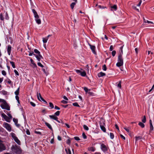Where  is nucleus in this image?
Returning <instances> with one entry per match:
<instances>
[{"mask_svg": "<svg viewBox=\"0 0 154 154\" xmlns=\"http://www.w3.org/2000/svg\"><path fill=\"white\" fill-rule=\"evenodd\" d=\"M124 63L123 56L121 54H119L118 57V62L116 65L118 67H120L123 65Z\"/></svg>", "mask_w": 154, "mask_h": 154, "instance_id": "obj_1", "label": "nucleus"}, {"mask_svg": "<svg viewBox=\"0 0 154 154\" xmlns=\"http://www.w3.org/2000/svg\"><path fill=\"white\" fill-rule=\"evenodd\" d=\"M11 149L13 151L17 153L20 154L22 152V150L20 147L17 146L16 145L12 146Z\"/></svg>", "mask_w": 154, "mask_h": 154, "instance_id": "obj_2", "label": "nucleus"}, {"mask_svg": "<svg viewBox=\"0 0 154 154\" xmlns=\"http://www.w3.org/2000/svg\"><path fill=\"white\" fill-rule=\"evenodd\" d=\"M12 138L14 139L15 142L19 145H20L21 142L18 138L16 137L15 134L12 132L10 134Z\"/></svg>", "mask_w": 154, "mask_h": 154, "instance_id": "obj_3", "label": "nucleus"}, {"mask_svg": "<svg viewBox=\"0 0 154 154\" xmlns=\"http://www.w3.org/2000/svg\"><path fill=\"white\" fill-rule=\"evenodd\" d=\"M1 107L3 109H6L8 110H10V107L6 101L3 103H2L1 105Z\"/></svg>", "mask_w": 154, "mask_h": 154, "instance_id": "obj_4", "label": "nucleus"}, {"mask_svg": "<svg viewBox=\"0 0 154 154\" xmlns=\"http://www.w3.org/2000/svg\"><path fill=\"white\" fill-rule=\"evenodd\" d=\"M3 127L8 131H11V127L10 125L8 123L6 122L4 123L3 124Z\"/></svg>", "mask_w": 154, "mask_h": 154, "instance_id": "obj_5", "label": "nucleus"}, {"mask_svg": "<svg viewBox=\"0 0 154 154\" xmlns=\"http://www.w3.org/2000/svg\"><path fill=\"white\" fill-rule=\"evenodd\" d=\"M32 11L34 14V17L35 18V20H36L40 19L39 15H38L37 12L35 11V9H32Z\"/></svg>", "mask_w": 154, "mask_h": 154, "instance_id": "obj_6", "label": "nucleus"}, {"mask_svg": "<svg viewBox=\"0 0 154 154\" xmlns=\"http://www.w3.org/2000/svg\"><path fill=\"white\" fill-rule=\"evenodd\" d=\"M2 115L3 117L4 118L6 121L8 122H10V118H9L4 113L2 114Z\"/></svg>", "mask_w": 154, "mask_h": 154, "instance_id": "obj_7", "label": "nucleus"}, {"mask_svg": "<svg viewBox=\"0 0 154 154\" xmlns=\"http://www.w3.org/2000/svg\"><path fill=\"white\" fill-rule=\"evenodd\" d=\"M37 98H38V99L40 100L39 97L41 99L43 102H45L46 103H47V102L46 101V100H45L41 96V95L40 93H37Z\"/></svg>", "mask_w": 154, "mask_h": 154, "instance_id": "obj_8", "label": "nucleus"}, {"mask_svg": "<svg viewBox=\"0 0 154 154\" xmlns=\"http://www.w3.org/2000/svg\"><path fill=\"white\" fill-rule=\"evenodd\" d=\"M101 148L103 152H106L107 151V148L106 146L103 144H102L101 145Z\"/></svg>", "mask_w": 154, "mask_h": 154, "instance_id": "obj_9", "label": "nucleus"}, {"mask_svg": "<svg viewBox=\"0 0 154 154\" xmlns=\"http://www.w3.org/2000/svg\"><path fill=\"white\" fill-rule=\"evenodd\" d=\"M49 117L51 119H53L56 120L57 122L58 123H60V122L58 121V118L56 117L55 115H50L49 116Z\"/></svg>", "mask_w": 154, "mask_h": 154, "instance_id": "obj_10", "label": "nucleus"}, {"mask_svg": "<svg viewBox=\"0 0 154 154\" xmlns=\"http://www.w3.org/2000/svg\"><path fill=\"white\" fill-rule=\"evenodd\" d=\"M5 149V146L2 143H0V152H1Z\"/></svg>", "mask_w": 154, "mask_h": 154, "instance_id": "obj_11", "label": "nucleus"}, {"mask_svg": "<svg viewBox=\"0 0 154 154\" xmlns=\"http://www.w3.org/2000/svg\"><path fill=\"white\" fill-rule=\"evenodd\" d=\"M31 63L32 65H31V66L33 68L37 67V66L34 63L33 60L32 59H31L30 60Z\"/></svg>", "mask_w": 154, "mask_h": 154, "instance_id": "obj_12", "label": "nucleus"}, {"mask_svg": "<svg viewBox=\"0 0 154 154\" xmlns=\"http://www.w3.org/2000/svg\"><path fill=\"white\" fill-rule=\"evenodd\" d=\"M89 46L90 47V48L91 49L93 53L95 54H96V52L95 51V46H94L92 45H89Z\"/></svg>", "mask_w": 154, "mask_h": 154, "instance_id": "obj_13", "label": "nucleus"}, {"mask_svg": "<svg viewBox=\"0 0 154 154\" xmlns=\"http://www.w3.org/2000/svg\"><path fill=\"white\" fill-rule=\"evenodd\" d=\"M11 47L10 45H9L8 46L7 52L9 55H10L11 51Z\"/></svg>", "mask_w": 154, "mask_h": 154, "instance_id": "obj_14", "label": "nucleus"}, {"mask_svg": "<svg viewBox=\"0 0 154 154\" xmlns=\"http://www.w3.org/2000/svg\"><path fill=\"white\" fill-rule=\"evenodd\" d=\"M34 51L35 53L38 54V55H39V56L40 57L42 58H43V57L40 54V52L38 50L36 49H35L34 50Z\"/></svg>", "mask_w": 154, "mask_h": 154, "instance_id": "obj_15", "label": "nucleus"}, {"mask_svg": "<svg viewBox=\"0 0 154 154\" xmlns=\"http://www.w3.org/2000/svg\"><path fill=\"white\" fill-rule=\"evenodd\" d=\"M105 75H106V74L105 73H103L102 72H101L98 74V76L99 77H101L105 76Z\"/></svg>", "mask_w": 154, "mask_h": 154, "instance_id": "obj_16", "label": "nucleus"}, {"mask_svg": "<svg viewBox=\"0 0 154 154\" xmlns=\"http://www.w3.org/2000/svg\"><path fill=\"white\" fill-rule=\"evenodd\" d=\"M45 125H46L52 131L53 130V129H52V128L51 126V125L49 124L48 123L46 122H45Z\"/></svg>", "mask_w": 154, "mask_h": 154, "instance_id": "obj_17", "label": "nucleus"}, {"mask_svg": "<svg viewBox=\"0 0 154 154\" xmlns=\"http://www.w3.org/2000/svg\"><path fill=\"white\" fill-rule=\"evenodd\" d=\"M40 130H41L40 129H36L35 130V132L36 134H41V132L39 131H40Z\"/></svg>", "mask_w": 154, "mask_h": 154, "instance_id": "obj_18", "label": "nucleus"}, {"mask_svg": "<svg viewBox=\"0 0 154 154\" xmlns=\"http://www.w3.org/2000/svg\"><path fill=\"white\" fill-rule=\"evenodd\" d=\"M35 21L38 24H40L41 23V20L40 18L35 20Z\"/></svg>", "mask_w": 154, "mask_h": 154, "instance_id": "obj_19", "label": "nucleus"}, {"mask_svg": "<svg viewBox=\"0 0 154 154\" xmlns=\"http://www.w3.org/2000/svg\"><path fill=\"white\" fill-rule=\"evenodd\" d=\"M100 127L101 130L104 132L106 131V129L105 127L102 125H100Z\"/></svg>", "mask_w": 154, "mask_h": 154, "instance_id": "obj_20", "label": "nucleus"}, {"mask_svg": "<svg viewBox=\"0 0 154 154\" xmlns=\"http://www.w3.org/2000/svg\"><path fill=\"white\" fill-rule=\"evenodd\" d=\"M48 38H42V41L44 43H46L47 42L48 40Z\"/></svg>", "mask_w": 154, "mask_h": 154, "instance_id": "obj_21", "label": "nucleus"}, {"mask_svg": "<svg viewBox=\"0 0 154 154\" xmlns=\"http://www.w3.org/2000/svg\"><path fill=\"white\" fill-rule=\"evenodd\" d=\"M19 87L15 91V94L16 95H18L19 94Z\"/></svg>", "mask_w": 154, "mask_h": 154, "instance_id": "obj_22", "label": "nucleus"}, {"mask_svg": "<svg viewBox=\"0 0 154 154\" xmlns=\"http://www.w3.org/2000/svg\"><path fill=\"white\" fill-rule=\"evenodd\" d=\"M81 75L82 76H85L86 75V73L85 71H83L82 72H81Z\"/></svg>", "mask_w": 154, "mask_h": 154, "instance_id": "obj_23", "label": "nucleus"}, {"mask_svg": "<svg viewBox=\"0 0 154 154\" xmlns=\"http://www.w3.org/2000/svg\"><path fill=\"white\" fill-rule=\"evenodd\" d=\"M150 131H151L153 130V127L152 124H150Z\"/></svg>", "mask_w": 154, "mask_h": 154, "instance_id": "obj_24", "label": "nucleus"}, {"mask_svg": "<svg viewBox=\"0 0 154 154\" xmlns=\"http://www.w3.org/2000/svg\"><path fill=\"white\" fill-rule=\"evenodd\" d=\"M117 87L120 89L121 88V81H119L117 84Z\"/></svg>", "mask_w": 154, "mask_h": 154, "instance_id": "obj_25", "label": "nucleus"}, {"mask_svg": "<svg viewBox=\"0 0 154 154\" xmlns=\"http://www.w3.org/2000/svg\"><path fill=\"white\" fill-rule=\"evenodd\" d=\"M143 20H144V22L145 23H152V24H153V23L152 22H151V21H148V20H146L144 18H143Z\"/></svg>", "mask_w": 154, "mask_h": 154, "instance_id": "obj_26", "label": "nucleus"}, {"mask_svg": "<svg viewBox=\"0 0 154 154\" xmlns=\"http://www.w3.org/2000/svg\"><path fill=\"white\" fill-rule=\"evenodd\" d=\"M138 125L142 128H144L145 126L141 122H140L139 123Z\"/></svg>", "mask_w": 154, "mask_h": 154, "instance_id": "obj_27", "label": "nucleus"}, {"mask_svg": "<svg viewBox=\"0 0 154 154\" xmlns=\"http://www.w3.org/2000/svg\"><path fill=\"white\" fill-rule=\"evenodd\" d=\"M34 55H35L36 57V58L39 61H40L41 58L39 56V55H35V54H33Z\"/></svg>", "mask_w": 154, "mask_h": 154, "instance_id": "obj_28", "label": "nucleus"}, {"mask_svg": "<svg viewBox=\"0 0 154 154\" xmlns=\"http://www.w3.org/2000/svg\"><path fill=\"white\" fill-rule=\"evenodd\" d=\"M75 5V3L72 2L70 5V6L72 9H73Z\"/></svg>", "mask_w": 154, "mask_h": 154, "instance_id": "obj_29", "label": "nucleus"}, {"mask_svg": "<svg viewBox=\"0 0 154 154\" xmlns=\"http://www.w3.org/2000/svg\"><path fill=\"white\" fill-rule=\"evenodd\" d=\"M135 138L136 139V142L137 140L140 139H141L142 138L140 136H138V137H135Z\"/></svg>", "mask_w": 154, "mask_h": 154, "instance_id": "obj_30", "label": "nucleus"}, {"mask_svg": "<svg viewBox=\"0 0 154 154\" xmlns=\"http://www.w3.org/2000/svg\"><path fill=\"white\" fill-rule=\"evenodd\" d=\"M111 8L114 9L115 10H116L117 8V5H114L113 6H111Z\"/></svg>", "mask_w": 154, "mask_h": 154, "instance_id": "obj_31", "label": "nucleus"}, {"mask_svg": "<svg viewBox=\"0 0 154 154\" xmlns=\"http://www.w3.org/2000/svg\"><path fill=\"white\" fill-rule=\"evenodd\" d=\"M10 63L11 64L12 67L13 68H15V66L14 63L12 61H10Z\"/></svg>", "mask_w": 154, "mask_h": 154, "instance_id": "obj_32", "label": "nucleus"}, {"mask_svg": "<svg viewBox=\"0 0 154 154\" xmlns=\"http://www.w3.org/2000/svg\"><path fill=\"white\" fill-rule=\"evenodd\" d=\"M88 150L90 151H92L94 152L95 150V149L94 147H91L89 148L88 149Z\"/></svg>", "mask_w": 154, "mask_h": 154, "instance_id": "obj_33", "label": "nucleus"}, {"mask_svg": "<svg viewBox=\"0 0 154 154\" xmlns=\"http://www.w3.org/2000/svg\"><path fill=\"white\" fill-rule=\"evenodd\" d=\"M110 137L111 139H113L114 137V135L112 133H110Z\"/></svg>", "mask_w": 154, "mask_h": 154, "instance_id": "obj_34", "label": "nucleus"}, {"mask_svg": "<svg viewBox=\"0 0 154 154\" xmlns=\"http://www.w3.org/2000/svg\"><path fill=\"white\" fill-rule=\"evenodd\" d=\"M83 127L84 129L87 131L89 129L88 127L85 125H83Z\"/></svg>", "mask_w": 154, "mask_h": 154, "instance_id": "obj_35", "label": "nucleus"}, {"mask_svg": "<svg viewBox=\"0 0 154 154\" xmlns=\"http://www.w3.org/2000/svg\"><path fill=\"white\" fill-rule=\"evenodd\" d=\"M73 105L75 106L80 107L79 105L77 103H73Z\"/></svg>", "mask_w": 154, "mask_h": 154, "instance_id": "obj_36", "label": "nucleus"}, {"mask_svg": "<svg viewBox=\"0 0 154 154\" xmlns=\"http://www.w3.org/2000/svg\"><path fill=\"white\" fill-rule=\"evenodd\" d=\"M146 121V116H144L143 119L142 120V121L143 123H145Z\"/></svg>", "mask_w": 154, "mask_h": 154, "instance_id": "obj_37", "label": "nucleus"}, {"mask_svg": "<svg viewBox=\"0 0 154 154\" xmlns=\"http://www.w3.org/2000/svg\"><path fill=\"white\" fill-rule=\"evenodd\" d=\"M106 65L105 64L103 66V69L104 71H106Z\"/></svg>", "mask_w": 154, "mask_h": 154, "instance_id": "obj_38", "label": "nucleus"}, {"mask_svg": "<svg viewBox=\"0 0 154 154\" xmlns=\"http://www.w3.org/2000/svg\"><path fill=\"white\" fill-rule=\"evenodd\" d=\"M49 104L50 105V106L51 107V109L54 108V105L52 103L50 102L49 103Z\"/></svg>", "mask_w": 154, "mask_h": 154, "instance_id": "obj_39", "label": "nucleus"}, {"mask_svg": "<svg viewBox=\"0 0 154 154\" xmlns=\"http://www.w3.org/2000/svg\"><path fill=\"white\" fill-rule=\"evenodd\" d=\"M116 52L115 51H113L112 53V56L114 57L115 55Z\"/></svg>", "mask_w": 154, "mask_h": 154, "instance_id": "obj_40", "label": "nucleus"}, {"mask_svg": "<svg viewBox=\"0 0 154 154\" xmlns=\"http://www.w3.org/2000/svg\"><path fill=\"white\" fill-rule=\"evenodd\" d=\"M0 18L1 20H4V18L3 17V15L2 14H0Z\"/></svg>", "mask_w": 154, "mask_h": 154, "instance_id": "obj_41", "label": "nucleus"}, {"mask_svg": "<svg viewBox=\"0 0 154 154\" xmlns=\"http://www.w3.org/2000/svg\"><path fill=\"white\" fill-rule=\"evenodd\" d=\"M37 64H38V66H40V67H42H42H44V66H43V65H42V64L40 63V62H38V63H37Z\"/></svg>", "mask_w": 154, "mask_h": 154, "instance_id": "obj_42", "label": "nucleus"}, {"mask_svg": "<svg viewBox=\"0 0 154 154\" xmlns=\"http://www.w3.org/2000/svg\"><path fill=\"white\" fill-rule=\"evenodd\" d=\"M84 90L87 93V92H88V91H90V90H88V88L86 87H84Z\"/></svg>", "mask_w": 154, "mask_h": 154, "instance_id": "obj_43", "label": "nucleus"}, {"mask_svg": "<svg viewBox=\"0 0 154 154\" xmlns=\"http://www.w3.org/2000/svg\"><path fill=\"white\" fill-rule=\"evenodd\" d=\"M5 19L7 20H8L9 19V17L8 15V14L7 13H6L5 14Z\"/></svg>", "mask_w": 154, "mask_h": 154, "instance_id": "obj_44", "label": "nucleus"}, {"mask_svg": "<svg viewBox=\"0 0 154 154\" xmlns=\"http://www.w3.org/2000/svg\"><path fill=\"white\" fill-rule=\"evenodd\" d=\"M98 8H103V9H104V8H106V7H104V6H101V5H99L98 6Z\"/></svg>", "mask_w": 154, "mask_h": 154, "instance_id": "obj_45", "label": "nucleus"}, {"mask_svg": "<svg viewBox=\"0 0 154 154\" xmlns=\"http://www.w3.org/2000/svg\"><path fill=\"white\" fill-rule=\"evenodd\" d=\"M15 98L17 100V101L18 103H19V98L18 95H16Z\"/></svg>", "mask_w": 154, "mask_h": 154, "instance_id": "obj_46", "label": "nucleus"}, {"mask_svg": "<svg viewBox=\"0 0 154 154\" xmlns=\"http://www.w3.org/2000/svg\"><path fill=\"white\" fill-rule=\"evenodd\" d=\"M60 112L59 111H57L55 113V114L57 116H58L60 114Z\"/></svg>", "mask_w": 154, "mask_h": 154, "instance_id": "obj_47", "label": "nucleus"}, {"mask_svg": "<svg viewBox=\"0 0 154 154\" xmlns=\"http://www.w3.org/2000/svg\"><path fill=\"white\" fill-rule=\"evenodd\" d=\"M30 104H31V105L33 106V107H35V103H33V102H30Z\"/></svg>", "mask_w": 154, "mask_h": 154, "instance_id": "obj_48", "label": "nucleus"}, {"mask_svg": "<svg viewBox=\"0 0 154 154\" xmlns=\"http://www.w3.org/2000/svg\"><path fill=\"white\" fill-rule=\"evenodd\" d=\"M82 135L84 139H85L87 137L84 133H83Z\"/></svg>", "mask_w": 154, "mask_h": 154, "instance_id": "obj_49", "label": "nucleus"}, {"mask_svg": "<svg viewBox=\"0 0 154 154\" xmlns=\"http://www.w3.org/2000/svg\"><path fill=\"white\" fill-rule=\"evenodd\" d=\"M2 74L3 75H5L6 74V72L4 70H2Z\"/></svg>", "mask_w": 154, "mask_h": 154, "instance_id": "obj_50", "label": "nucleus"}, {"mask_svg": "<svg viewBox=\"0 0 154 154\" xmlns=\"http://www.w3.org/2000/svg\"><path fill=\"white\" fill-rule=\"evenodd\" d=\"M14 122L16 124L18 122V120L17 119H13Z\"/></svg>", "mask_w": 154, "mask_h": 154, "instance_id": "obj_51", "label": "nucleus"}, {"mask_svg": "<svg viewBox=\"0 0 154 154\" xmlns=\"http://www.w3.org/2000/svg\"><path fill=\"white\" fill-rule=\"evenodd\" d=\"M135 51L136 52V54H137L138 53L139 49L138 48H135Z\"/></svg>", "mask_w": 154, "mask_h": 154, "instance_id": "obj_52", "label": "nucleus"}, {"mask_svg": "<svg viewBox=\"0 0 154 154\" xmlns=\"http://www.w3.org/2000/svg\"><path fill=\"white\" fill-rule=\"evenodd\" d=\"M74 139L77 140H80L79 138L78 137H74Z\"/></svg>", "mask_w": 154, "mask_h": 154, "instance_id": "obj_53", "label": "nucleus"}, {"mask_svg": "<svg viewBox=\"0 0 154 154\" xmlns=\"http://www.w3.org/2000/svg\"><path fill=\"white\" fill-rule=\"evenodd\" d=\"M14 72L15 74L17 75H19V73H18V72L16 70H14Z\"/></svg>", "mask_w": 154, "mask_h": 154, "instance_id": "obj_54", "label": "nucleus"}, {"mask_svg": "<svg viewBox=\"0 0 154 154\" xmlns=\"http://www.w3.org/2000/svg\"><path fill=\"white\" fill-rule=\"evenodd\" d=\"M61 103H64V104H66V103H67L68 102L66 101H65L64 100H63L61 101Z\"/></svg>", "mask_w": 154, "mask_h": 154, "instance_id": "obj_55", "label": "nucleus"}, {"mask_svg": "<svg viewBox=\"0 0 154 154\" xmlns=\"http://www.w3.org/2000/svg\"><path fill=\"white\" fill-rule=\"evenodd\" d=\"M5 101L4 100L0 99V102L2 103H5Z\"/></svg>", "mask_w": 154, "mask_h": 154, "instance_id": "obj_56", "label": "nucleus"}, {"mask_svg": "<svg viewBox=\"0 0 154 154\" xmlns=\"http://www.w3.org/2000/svg\"><path fill=\"white\" fill-rule=\"evenodd\" d=\"M66 143L69 144H70V139H68L67 140V141H66Z\"/></svg>", "mask_w": 154, "mask_h": 154, "instance_id": "obj_57", "label": "nucleus"}, {"mask_svg": "<svg viewBox=\"0 0 154 154\" xmlns=\"http://www.w3.org/2000/svg\"><path fill=\"white\" fill-rule=\"evenodd\" d=\"M132 8L134 9H135L136 10H137L138 11H139V9H137L136 6H132Z\"/></svg>", "mask_w": 154, "mask_h": 154, "instance_id": "obj_58", "label": "nucleus"}, {"mask_svg": "<svg viewBox=\"0 0 154 154\" xmlns=\"http://www.w3.org/2000/svg\"><path fill=\"white\" fill-rule=\"evenodd\" d=\"M42 71H43V72H44V73L46 74V75H48V74L47 73V72H46L45 69H42Z\"/></svg>", "mask_w": 154, "mask_h": 154, "instance_id": "obj_59", "label": "nucleus"}, {"mask_svg": "<svg viewBox=\"0 0 154 154\" xmlns=\"http://www.w3.org/2000/svg\"><path fill=\"white\" fill-rule=\"evenodd\" d=\"M113 49V47L112 45H111L109 48L110 51H112Z\"/></svg>", "mask_w": 154, "mask_h": 154, "instance_id": "obj_60", "label": "nucleus"}, {"mask_svg": "<svg viewBox=\"0 0 154 154\" xmlns=\"http://www.w3.org/2000/svg\"><path fill=\"white\" fill-rule=\"evenodd\" d=\"M120 137H121V138H122V139H123L124 140H125V137L124 136H123L122 135L120 134Z\"/></svg>", "mask_w": 154, "mask_h": 154, "instance_id": "obj_61", "label": "nucleus"}, {"mask_svg": "<svg viewBox=\"0 0 154 154\" xmlns=\"http://www.w3.org/2000/svg\"><path fill=\"white\" fill-rule=\"evenodd\" d=\"M26 133L28 135L30 134V132L28 130H27L26 131Z\"/></svg>", "mask_w": 154, "mask_h": 154, "instance_id": "obj_62", "label": "nucleus"}, {"mask_svg": "<svg viewBox=\"0 0 154 154\" xmlns=\"http://www.w3.org/2000/svg\"><path fill=\"white\" fill-rule=\"evenodd\" d=\"M54 142V139L53 138L51 140L50 143H53Z\"/></svg>", "mask_w": 154, "mask_h": 154, "instance_id": "obj_63", "label": "nucleus"}, {"mask_svg": "<svg viewBox=\"0 0 154 154\" xmlns=\"http://www.w3.org/2000/svg\"><path fill=\"white\" fill-rule=\"evenodd\" d=\"M124 129L128 132H129V130L128 129V128H124Z\"/></svg>", "mask_w": 154, "mask_h": 154, "instance_id": "obj_64", "label": "nucleus"}]
</instances>
